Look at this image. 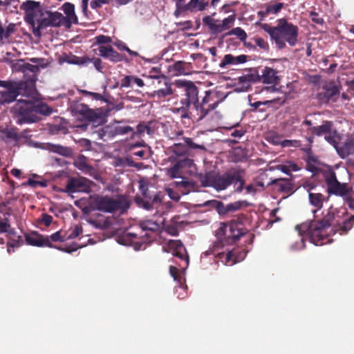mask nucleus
<instances>
[{
  "label": "nucleus",
  "instance_id": "56",
  "mask_svg": "<svg viewBox=\"0 0 354 354\" xmlns=\"http://www.w3.org/2000/svg\"><path fill=\"white\" fill-rule=\"evenodd\" d=\"M234 21H235V15H230V16L227 17V18H225L221 22L224 30L229 29L233 25V24L234 23Z\"/></svg>",
  "mask_w": 354,
  "mask_h": 354
},
{
  "label": "nucleus",
  "instance_id": "37",
  "mask_svg": "<svg viewBox=\"0 0 354 354\" xmlns=\"http://www.w3.org/2000/svg\"><path fill=\"white\" fill-rule=\"evenodd\" d=\"M354 225V215H351L348 218H346L342 223H338L337 230L341 231L340 234H346L351 230Z\"/></svg>",
  "mask_w": 354,
  "mask_h": 354
},
{
  "label": "nucleus",
  "instance_id": "28",
  "mask_svg": "<svg viewBox=\"0 0 354 354\" xmlns=\"http://www.w3.org/2000/svg\"><path fill=\"white\" fill-rule=\"evenodd\" d=\"M181 178L182 180L180 181H175L174 184L176 187L184 189L182 191L183 194H189L191 191H195L196 189L197 185L194 181L189 180L182 176Z\"/></svg>",
  "mask_w": 354,
  "mask_h": 354
},
{
  "label": "nucleus",
  "instance_id": "64",
  "mask_svg": "<svg viewBox=\"0 0 354 354\" xmlns=\"http://www.w3.org/2000/svg\"><path fill=\"white\" fill-rule=\"evenodd\" d=\"M256 45H257L260 48L268 51L269 50V45L268 43L265 41L263 38L258 37L255 39Z\"/></svg>",
  "mask_w": 354,
  "mask_h": 354
},
{
  "label": "nucleus",
  "instance_id": "21",
  "mask_svg": "<svg viewBox=\"0 0 354 354\" xmlns=\"http://www.w3.org/2000/svg\"><path fill=\"white\" fill-rule=\"evenodd\" d=\"M248 61V56L245 55H240L239 56H234L231 54L225 55L221 63L219 66L221 68H227L230 65H236L240 64H244Z\"/></svg>",
  "mask_w": 354,
  "mask_h": 354
},
{
  "label": "nucleus",
  "instance_id": "14",
  "mask_svg": "<svg viewBox=\"0 0 354 354\" xmlns=\"http://www.w3.org/2000/svg\"><path fill=\"white\" fill-rule=\"evenodd\" d=\"M235 168H231L223 174L215 173L213 188L216 191H223L233 185Z\"/></svg>",
  "mask_w": 354,
  "mask_h": 354
},
{
  "label": "nucleus",
  "instance_id": "62",
  "mask_svg": "<svg viewBox=\"0 0 354 354\" xmlns=\"http://www.w3.org/2000/svg\"><path fill=\"white\" fill-rule=\"evenodd\" d=\"M242 204L243 202L241 201H236L234 203H229L226 205L225 209L229 210V212H235L241 208Z\"/></svg>",
  "mask_w": 354,
  "mask_h": 354
},
{
  "label": "nucleus",
  "instance_id": "20",
  "mask_svg": "<svg viewBox=\"0 0 354 354\" xmlns=\"http://www.w3.org/2000/svg\"><path fill=\"white\" fill-rule=\"evenodd\" d=\"M271 184L280 192L288 194L294 192V185L289 179L277 178L272 180Z\"/></svg>",
  "mask_w": 354,
  "mask_h": 354
},
{
  "label": "nucleus",
  "instance_id": "16",
  "mask_svg": "<svg viewBox=\"0 0 354 354\" xmlns=\"http://www.w3.org/2000/svg\"><path fill=\"white\" fill-rule=\"evenodd\" d=\"M73 112L80 120L95 121L98 118V115L84 104H77L73 109Z\"/></svg>",
  "mask_w": 354,
  "mask_h": 354
},
{
  "label": "nucleus",
  "instance_id": "1",
  "mask_svg": "<svg viewBox=\"0 0 354 354\" xmlns=\"http://www.w3.org/2000/svg\"><path fill=\"white\" fill-rule=\"evenodd\" d=\"M175 85L179 90L180 100L176 102L177 106L173 109V112L180 113L182 118L202 120L221 102L218 93L212 90L206 91L200 101L198 88L192 81L176 80Z\"/></svg>",
  "mask_w": 354,
  "mask_h": 354
},
{
  "label": "nucleus",
  "instance_id": "19",
  "mask_svg": "<svg viewBox=\"0 0 354 354\" xmlns=\"http://www.w3.org/2000/svg\"><path fill=\"white\" fill-rule=\"evenodd\" d=\"M169 248L172 251L174 256L178 257L181 260H185L188 263V255L183 244L180 240H171L168 243Z\"/></svg>",
  "mask_w": 354,
  "mask_h": 354
},
{
  "label": "nucleus",
  "instance_id": "3",
  "mask_svg": "<svg viewBox=\"0 0 354 354\" xmlns=\"http://www.w3.org/2000/svg\"><path fill=\"white\" fill-rule=\"evenodd\" d=\"M277 26H271L268 24H261L260 27L269 34L272 40L279 49H283L286 43L290 46H295L298 42L299 28L286 19H279Z\"/></svg>",
  "mask_w": 354,
  "mask_h": 354
},
{
  "label": "nucleus",
  "instance_id": "22",
  "mask_svg": "<svg viewBox=\"0 0 354 354\" xmlns=\"http://www.w3.org/2000/svg\"><path fill=\"white\" fill-rule=\"evenodd\" d=\"M169 72L172 75H186L190 73V63L184 61L176 62L169 67Z\"/></svg>",
  "mask_w": 354,
  "mask_h": 354
},
{
  "label": "nucleus",
  "instance_id": "59",
  "mask_svg": "<svg viewBox=\"0 0 354 354\" xmlns=\"http://www.w3.org/2000/svg\"><path fill=\"white\" fill-rule=\"evenodd\" d=\"M23 243V240L21 236H17V239H12L8 243V252H10V248H18Z\"/></svg>",
  "mask_w": 354,
  "mask_h": 354
},
{
  "label": "nucleus",
  "instance_id": "25",
  "mask_svg": "<svg viewBox=\"0 0 354 354\" xmlns=\"http://www.w3.org/2000/svg\"><path fill=\"white\" fill-rule=\"evenodd\" d=\"M213 0H190L189 1L188 11L196 12L205 10L208 6H211Z\"/></svg>",
  "mask_w": 354,
  "mask_h": 354
},
{
  "label": "nucleus",
  "instance_id": "10",
  "mask_svg": "<svg viewBox=\"0 0 354 354\" xmlns=\"http://www.w3.org/2000/svg\"><path fill=\"white\" fill-rule=\"evenodd\" d=\"M140 189L142 190V197L138 196L135 197V202L138 206L149 210L161 203L163 195L160 192L151 196L147 187L141 186Z\"/></svg>",
  "mask_w": 354,
  "mask_h": 354
},
{
  "label": "nucleus",
  "instance_id": "63",
  "mask_svg": "<svg viewBox=\"0 0 354 354\" xmlns=\"http://www.w3.org/2000/svg\"><path fill=\"white\" fill-rule=\"evenodd\" d=\"M96 42L99 44H108L111 42L112 39L110 37L100 35L95 37Z\"/></svg>",
  "mask_w": 354,
  "mask_h": 354
},
{
  "label": "nucleus",
  "instance_id": "48",
  "mask_svg": "<svg viewBox=\"0 0 354 354\" xmlns=\"http://www.w3.org/2000/svg\"><path fill=\"white\" fill-rule=\"evenodd\" d=\"M185 145H187L188 151L189 149H200L205 150V147L203 145L195 143L193 140L190 138H183Z\"/></svg>",
  "mask_w": 354,
  "mask_h": 354
},
{
  "label": "nucleus",
  "instance_id": "2",
  "mask_svg": "<svg viewBox=\"0 0 354 354\" xmlns=\"http://www.w3.org/2000/svg\"><path fill=\"white\" fill-rule=\"evenodd\" d=\"M335 210H329L322 219L304 222L296 226V230L301 236L306 234L311 243L315 245H322L329 243V229L330 227H337Z\"/></svg>",
  "mask_w": 354,
  "mask_h": 354
},
{
  "label": "nucleus",
  "instance_id": "41",
  "mask_svg": "<svg viewBox=\"0 0 354 354\" xmlns=\"http://www.w3.org/2000/svg\"><path fill=\"white\" fill-rule=\"evenodd\" d=\"M172 93L173 92L171 86L168 85L166 82H165V87L160 88L157 91H154L151 95L160 100Z\"/></svg>",
  "mask_w": 354,
  "mask_h": 354
},
{
  "label": "nucleus",
  "instance_id": "53",
  "mask_svg": "<svg viewBox=\"0 0 354 354\" xmlns=\"http://www.w3.org/2000/svg\"><path fill=\"white\" fill-rule=\"evenodd\" d=\"M281 145L283 147H301V143L298 140H284L281 141Z\"/></svg>",
  "mask_w": 354,
  "mask_h": 354
},
{
  "label": "nucleus",
  "instance_id": "6",
  "mask_svg": "<svg viewBox=\"0 0 354 354\" xmlns=\"http://www.w3.org/2000/svg\"><path fill=\"white\" fill-rule=\"evenodd\" d=\"M0 86L6 89L0 91V104L10 103L15 101L18 95H30L34 91L33 84L28 82L0 80Z\"/></svg>",
  "mask_w": 354,
  "mask_h": 354
},
{
  "label": "nucleus",
  "instance_id": "33",
  "mask_svg": "<svg viewBox=\"0 0 354 354\" xmlns=\"http://www.w3.org/2000/svg\"><path fill=\"white\" fill-rule=\"evenodd\" d=\"M215 172L209 171L205 174H200L198 175V180L203 187H213L214 181Z\"/></svg>",
  "mask_w": 354,
  "mask_h": 354
},
{
  "label": "nucleus",
  "instance_id": "42",
  "mask_svg": "<svg viewBox=\"0 0 354 354\" xmlns=\"http://www.w3.org/2000/svg\"><path fill=\"white\" fill-rule=\"evenodd\" d=\"M283 3H268L266 4L263 8H265V13L269 15H276L279 13L281 10L283 8Z\"/></svg>",
  "mask_w": 354,
  "mask_h": 354
},
{
  "label": "nucleus",
  "instance_id": "39",
  "mask_svg": "<svg viewBox=\"0 0 354 354\" xmlns=\"http://www.w3.org/2000/svg\"><path fill=\"white\" fill-rule=\"evenodd\" d=\"M41 7L40 2L32 0H27L23 2L20 6V9L25 12H30V10H39Z\"/></svg>",
  "mask_w": 354,
  "mask_h": 354
},
{
  "label": "nucleus",
  "instance_id": "24",
  "mask_svg": "<svg viewBox=\"0 0 354 354\" xmlns=\"http://www.w3.org/2000/svg\"><path fill=\"white\" fill-rule=\"evenodd\" d=\"M336 151L342 158H345L354 153V138L347 139L341 147H336Z\"/></svg>",
  "mask_w": 354,
  "mask_h": 354
},
{
  "label": "nucleus",
  "instance_id": "43",
  "mask_svg": "<svg viewBox=\"0 0 354 354\" xmlns=\"http://www.w3.org/2000/svg\"><path fill=\"white\" fill-rule=\"evenodd\" d=\"M246 255L247 251H245V250H242L241 252H240L239 256L237 255L236 250H232L228 252V253L227 254V260H233L234 262H237L244 259Z\"/></svg>",
  "mask_w": 354,
  "mask_h": 354
},
{
  "label": "nucleus",
  "instance_id": "4",
  "mask_svg": "<svg viewBox=\"0 0 354 354\" xmlns=\"http://www.w3.org/2000/svg\"><path fill=\"white\" fill-rule=\"evenodd\" d=\"M246 221L247 216L240 214L228 223H221L216 232L218 241L223 245L235 243L248 232V229L244 227V222Z\"/></svg>",
  "mask_w": 354,
  "mask_h": 354
},
{
  "label": "nucleus",
  "instance_id": "52",
  "mask_svg": "<svg viewBox=\"0 0 354 354\" xmlns=\"http://www.w3.org/2000/svg\"><path fill=\"white\" fill-rule=\"evenodd\" d=\"M10 225V221L8 217L0 215V234L6 232Z\"/></svg>",
  "mask_w": 354,
  "mask_h": 354
},
{
  "label": "nucleus",
  "instance_id": "58",
  "mask_svg": "<svg viewBox=\"0 0 354 354\" xmlns=\"http://www.w3.org/2000/svg\"><path fill=\"white\" fill-rule=\"evenodd\" d=\"M209 29L214 33H220L224 31L222 23L218 22V21L217 20H216L214 23L209 24Z\"/></svg>",
  "mask_w": 354,
  "mask_h": 354
},
{
  "label": "nucleus",
  "instance_id": "23",
  "mask_svg": "<svg viewBox=\"0 0 354 354\" xmlns=\"http://www.w3.org/2000/svg\"><path fill=\"white\" fill-rule=\"evenodd\" d=\"M258 71L256 68H250L248 73L237 78L238 84H242L243 87L248 88L251 83L257 82Z\"/></svg>",
  "mask_w": 354,
  "mask_h": 354
},
{
  "label": "nucleus",
  "instance_id": "45",
  "mask_svg": "<svg viewBox=\"0 0 354 354\" xmlns=\"http://www.w3.org/2000/svg\"><path fill=\"white\" fill-rule=\"evenodd\" d=\"M232 156L234 162H241L246 158L247 153L242 147H236L232 151Z\"/></svg>",
  "mask_w": 354,
  "mask_h": 354
},
{
  "label": "nucleus",
  "instance_id": "51",
  "mask_svg": "<svg viewBox=\"0 0 354 354\" xmlns=\"http://www.w3.org/2000/svg\"><path fill=\"white\" fill-rule=\"evenodd\" d=\"M325 140L333 145L335 149L338 147V142L336 140V133L330 130L327 134L324 136Z\"/></svg>",
  "mask_w": 354,
  "mask_h": 354
},
{
  "label": "nucleus",
  "instance_id": "15",
  "mask_svg": "<svg viewBox=\"0 0 354 354\" xmlns=\"http://www.w3.org/2000/svg\"><path fill=\"white\" fill-rule=\"evenodd\" d=\"M339 94L338 88L332 84L324 86L322 91L317 94V99L322 104H327L330 101L336 102Z\"/></svg>",
  "mask_w": 354,
  "mask_h": 354
},
{
  "label": "nucleus",
  "instance_id": "30",
  "mask_svg": "<svg viewBox=\"0 0 354 354\" xmlns=\"http://www.w3.org/2000/svg\"><path fill=\"white\" fill-rule=\"evenodd\" d=\"M333 122L331 121H324L323 124L319 126L311 127L309 129L312 134L317 136H321L327 134L332 130Z\"/></svg>",
  "mask_w": 354,
  "mask_h": 354
},
{
  "label": "nucleus",
  "instance_id": "44",
  "mask_svg": "<svg viewBox=\"0 0 354 354\" xmlns=\"http://www.w3.org/2000/svg\"><path fill=\"white\" fill-rule=\"evenodd\" d=\"M151 135L153 133V130L150 126V123L140 122L137 125L136 134L142 135L144 133Z\"/></svg>",
  "mask_w": 354,
  "mask_h": 354
},
{
  "label": "nucleus",
  "instance_id": "50",
  "mask_svg": "<svg viewBox=\"0 0 354 354\" xmlns=\"http://www.w3.org/2000/svg\"><path fill=\"white\" fill-rule=\"evenodd\" d=\"M209 203H212L214 205V207H215V208L216 209V210L218 211L219 214H225L229 212V210L225 209L226 205H224V204L221 201H207L205 203V205H207Z\"/></svg>",
  "mask_w": 354,
  "mask_h": 354
},
{
  "label": "nucleus",
  "instance_id": "61",
  "mask_svg": "<svg viewBox=\"0 0 354 354\" xmlns=\"http://www.w3.org/2000/svg\"><path fill=\"white\" fill-rule=\"evenodd\" d=\"M111 47L112 46H111L109 45L100 46L98 47L99 55L101 57H102L103 58L106 59L109 55V53H110V50L111 49Z\"/></svg>",
  "mask_w": 354,
  "mask_h": 354
},
{
  "label": "nucleus",
  "instance_id": "35",
  "mask_svg": "<svg viewBox=\"0 0 354 354\" xmlns=\"http://www.w3.org/2000/svg\"><path fill=\"white\" fill-rule=\"evenodd\" d=\"M169 150L176 156H185L189 154L187 145L185 142L174 143L169 147Z\"/></svg>",
  "mask_w": 354,
  "mask_h": 354
},
{
  "label": "nucleus",
  "instance_id": "36",
  "mask_svg": "<svg viewBox=\"0 0 354 354\" xmlns=\"http://www.w3.org/2000/svg\"><path fill=\"white\" fill-rule=\"evenodd\" d=\"M49 150L64 157H71L73 155V150L71 148L59 145H50Z\"/></svg>",
  "mask_w": 354,
  "mask_h": 354
},
{
  "label": "nucleus",
  "instance_id": "34",
  "mask_svg": "<svg viewBox=\"0 0 354 354\" xmlns=\"http://www.w3.org/2000/svg\"><path fill=\"white\" fill-rule=\"evenodd\" d=\"M308 196L310 204L317 209V210L313 211V212L315 214L318 209H320L323 207L324 197L320 193H309Z\"/></svg>",
  "mask_w": 354,
  "mask_h": 354
},
{
  "label": "nucleus",
  "instance_id": "49",
  "mask_svg": "<svg viewBox=\"0 0 354 354\" xmlns=\"http://www.w3.org/2000/svg\"><path fill=\"white\" fill-rule=\"evenodd\" d=\"M47 185L48 183L46 180H35L31 178L23 183L24 186H30L33 188H36L37 187H47Z\"/></svg>",
  "mask_w": 354,
  "mask_h": 354
},
{
  "label": "nucleus",
  "instance_id": "38",
  "mask_svg": "<svg viewBox=\"0 0 354 354\" xmlns=\"http://www.w3.org/2000/svg\"><path fill=\"white\" fill-rule=\"evenodd\" d=\"M187 0H174L176 3V10L174 11V15L178 17L184 13L188 12L189 2L186 3Z\"/></svg>",
  "mask_w": 354,
  "mask_h": 354
},
{
  "label": "nucleus",
  "instance_id": "9",
  "mask_svg": "<svg viewBox=\"0 0 354 354\" xmlns=\"http://www.w3.org/2000/svg\"><path fill=\"white\" fill-rule=\"evenodd\" d=\"M325 182L327 187V192L329 195L341 196L343 198L348 194H352L353 188L348 183H340L334 171H330L325 175Z\"/></svg>",
  "mask_w": 354,
  "mask_h": 354
},
{
  "label": "nucleus",
  "instance_id": "47",
  "mask_svg": "<svg viewBox=\"0 0 354 354\" xmlns=\"http://www.w3.org/2000/svg\"><path fill=\"white\" fill-rule=\"evenodd\" d=\"M106 59H109L110 62L114 63L120 62L124 59V55L118 53L116 50H114L113 47H111V49L110 50V53H109Z\"/></svg>",
  "mask_w": 354,
  "mask_h": 354
},
{
  "label": "nucleus",
  "instance_id": "11",
  "mask_svg": "<svg viewBox=\"0 0 354 354\" xmlns=\"http://www.w3.org/2000/svg\"><path fill=\"white\" fill-rule=\"evenodd\" d=\"M278 72L272 68L266 66L261 69V73H258L257 82H261L265 84H270L264 88L270 92L277 91L276 85L279 83L280 78L277 75Z\"/></svg>",
  "mask_w": 354,
  "mask_h": 354
},
{
  "label": "nucleus",
  "instance_id": "31",
  "mask_svg": "<svg viewBox=\"0 0 354 354\" xmlns=\"http://www.w3.org/2000/svg\"><path fill=\"white\" fill-rule=\"evenodd\" d=\"M32 104L36 115L48 116L53 113V108L44 102L32 101Z\"/></svg>",
  "mask_w": 354,
  "mask_h": 354
},
{
  "label": "nucleus",
  "instance_id": "12",
  "mask_svg": "<svg viewBox=\"0 0 354 354\" xmlns=\"http://www.w3.org/2000/svg\"><path fill=\"white\" fill-rule=\"evenodd\" d=\"M194 166V160L185 157L176 160L174 165L168 169L167 174L171 178H181L183 174L187 173Z\"/></svg>",
  "mask_w": 354,
  "mask_h": 354
},
{
  "label": "nucleus",
  "instance_id": "55",
  "mask_svg": "<svg viewBox=\"0 0 354 354\" xmlns=\"http://www.w3.org/2000/svg\"><path fill=\"white\" fill-rule=\"evenodd\" d=\"M50 241L54 242H63L66 241V234H63L62 231H57L55 233H53L49 238Z\"/></svg>",
  "mask_w": 354,
  "mask_h": 354
},
{
  "label": "nucleus",
  "instance_id": "40",
  "mask_svg": "<svg viewBox=\"0 0 354 354\" xmlns=\"http://www.w3.org/2000/svg\"><path fill=\"white\" fill-rule=\"evenodd\" d=\"M44 11V10H41V8H39V10H30V12H25V21L30 26H31L33 28V30L37 27V12H39L41 15V12Z\"/></svg>",
  "mask_w": 354,
  "mask_h": 354
},
{
  "label": "nucleus",
  "instance_id": "54",
  "mask_svg": "<svg viewBox=\"0 0 354 354\" xmlns=\"http://www.w3.org/2000/svg\"><path fill=\"white\" fill-rule=\"evenodd\" d=\"M75 64L77 65H88L91 63V58L88 56L77 57L75 56L72 62Z\"/></svg>",
  "mask_w": 354,
  "mask_h": 354
},
{
  "label": "nucleus",
  "instance_id": "17",
  "mask_svg": "<svg viewBox=\"0 0 354 354\" xmlns=\"http://www.w3.org/2000/svg\"><path fill=\"white\" fill-rule=\"evenodd\" d=\"M25 238L27 243L30 245L37 247H53V244L48 236H44L37 232H33L30 234H26Z\"/></svg>",
  "mask_w": 354,
  "mask_h": 354
},
{
  "label": "nucleus",
  "instance_id": "5",
  "mask_svg": "<svg viewBox=\"0 0 354 354\" xmlns=\"http://www.w3.org/2000/svg\"><path fill=\"white\" fill-rule=\"evenodd\" d=\"M90 204L93 209L105 213H114L117 211L125 212L129 207L127 199L122 195L117 198L95 194L91 198Z\"/></svg>",
  "mask_w": 354,
  "mask_h": 354
},
{
  "label": "nucleus",
  "instance_id": "32",
  "mask_svg": "<svg viewBox=\"0 0 354 354\" xmlns=\"http://www.w3.org/2000/svg\"><path fill=\"white\" fill-rule=\"evenodd\" d=\"M110 133L112 136H115L118 135H126L128 133H131L132 136H133L136 134L133 129L131 127L122 126L119 123L112 127Z\"/></svg>",
  "mask_w": 354,
  "mask_h": 354
},
{
  "label": "nucleus",
  "instance_id": "13",
  "mask_svg": "<svg viewBox=\"0 0 354 354\" xmlns=\"http://www.w3.org/2000/svg\"><path fill=\"white\" fill-rule=\"evenodd\" d=\"M92 182L86 178H72L69 179L65 187V192L69 194L75 192H87Z\"/></svg>",
  "mask_w": 354,
  "mask_h": 354
},
{
  "label": "nucleus",
  "instance_id": "7",
  "mask_svg": "<svg viewBox=\"0 0 354 354\" xmlns=\"http://www.w3.org/2000/svg\"><path fill=\"white\" fill-rule=\"evenodd\" d=\"M64 15L59 12L44 10L41 12V17L37 20V27L33 30L35 36L41 35V30L50 26L59 27L64 25Z\"/></svg>",
  "mask_w": 354,
  "mask_h": 354
},
{
  "label": "nucleus",
  "instance_id": "57",
  "mask_svg": "<svg viewBox=\"0 0 354 354\" xmlns=\"http://www.w3.org/2000/svg\"><path fill=\"white\" fill-rule=\"evenodd\" d=\"M139 232H128L126 234L127 237L133 238V239H142L144 237L149 238L150 235L148 233L143 234L138 230Z\"/></svg>",
  "mask_w": 354,
  "mask_h": 354
},
{
  "label": "nucleus",
  "instance_id": "60",
  "mask_svg": "<svg viewBox=\"0 0 354 354\" xmlns=\"http://www.w3.org/2000/svg\"><path fill=\"white\" fill-rule=\"evenodd\" d=\"M81 232H82L81 227L76 225L74 227V229H73L72 231L68 234H67V233H65L66 239L69 240V239H75V238L77 237Z\"/></svg>",
  "mask_w": 354,
  "mask_h": 354
},
{
  "label": "nucleus",
  "instance_id": "29",
  "mask_svg": "<svg viewBox=\"0 0 354 354\" xmlns=\"http://www.w3.org/2000/svg\"><path fill=\"white\" fill-rule=\"evenodd\" d=\"M160 228L158 223L151 220L141 221L138 230L143 234L157 232Z\"/></svg>",
  "mask_w": 354,
  "mask_h": 354
},
{
  "label": "nucleus",
  "instance_id": "26",
  "mask_svg": "<svg viewBox=\"0 0 354 354\" xmlns=\"http://www.w3.org/2000/svg\"><path fill=\"white\" fill-rule=\"evenodd\" d=\"M285 129L290 133H293L297 131H301V122L299 116L293 115L290 117L285 122Z\"/></svg>",
  "mask_w": 354,
  "mask_h": 354
},
{
  "label": "nucleus",
  "instance_id": "27",
  "mask_svg": "<svg viewBox=\"0 0 354 354\" xmlns=\"http://www.w3.org/2000/svg\"><path fill=\"white\" fill-rule=\"evenodd\" d=\"M245 170L243 169L235 168L233 177V184L236 185L239 183V186L235 189V192L237 193H241L243 190L245 183V179L243 178Z\"/></svg>",
  "mask_w": 354,
  "mask_h": 354
},
{
  "label": "nucleus",
  "instance_id": "18",
  "mask_svg": "<svg viewBox=\"0 0 354 354\" xmlns=\"http://www.w3.org/2000/svg\"><path fill=\"white\" fill-rule=\"evenodd\" d=\"M62 10L66 15V17L64 16L63 23L66 28H70L72 24H77L78 23V19L75 12V6L73 3H64L62 6Z\"/></svg>",
  "mask_w": 354,
  "mask_h": 354
},
{
  "label": "nucleus",
  "instance_id": "46",
  "mask_svg": "<svg viewBox=\"0 0 354 354\" xmlns=\"http://www.w3.org/2000/svg\"><path fill=\"white\" fill-rule=\"evenodd\" d=\"M228 35H236L237 37L243 42L245 43V45H246L245 40L247 39V33L245 31L242 29L240 27H236L233 29H232L229 32Z\"/></svg>",
  "mask_w": 354,
  "mask_h": 354
},
{
  "label": "nucleus",
  "instance_id": "8",
  "mask_svg": "<svg viewBox=\"0 0 354 354\" xmlns=\"http://www.w3.org/2000/svg\"><path fill=\"white\" fill-rule=\"evenodd\" d=\"M15 109L18 124L33 123L40 120V117L35 114L32 100H18Z\"/></svg>",
  "mask_w": 354,
  "mask_h": 354
}]
</instances>
